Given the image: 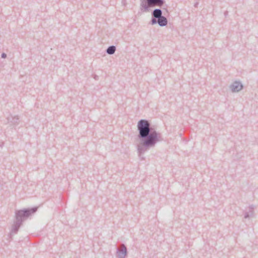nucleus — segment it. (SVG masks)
Wrapping results in <instances>:
<instances>
[{
	"label": "nucleus",
	"instance_id": "nucleus-7",
	"mask_svg": "<svg viewBox=\"0 0 258 258\" xmlns=\"http://www.w3.org/2000/svg\"><path fill=\"white\" fill-rule=\"evenodd\" d=\"M8 123L11 125H16L19 123V118L17 115L10 114L7 118Z\"/></svg>",
	"mask_w": 258,
	"mask_h": 258
},
{
	"label": "nucleus",
	"instance_id": "nucleus-3",
	"mask_svg": "<svg viewBox=\"0 0 258 258\" xmlns=\"http://www.w3.org/2000/svg\"><path fill=\"white\" fill-rule=\"evenodd\" d=\"M152 18L150 24L153 25L158 24L160 27H164L167 25V18L162 15V11L160 9H154L151 13Z\"/></svg>",
	"mask_w": 258,
	"mask_h": 258
},
{
	"label": "nucleus",
	"instance_id": "nucleus-8",
	"mask_svg": "<svg viewBox=\"0 0 258 258\" xmlns=\"http://www.w3.org/2000/svg\"><path fill=\"white\" fill-rule=\"evenodd\" d=\"M116 50V47L114 45L109 46L106 50V52L108 54H113Z\"/></svg>",
	"mask_w": 258,
	"mask_h": 258
},
{
	"label": "nucleus",
	"instance_id": "nucleus-9",
	"mask_svg": "<svg viewBox=\"0 0 258 258\" xmlns=\"http://www.w3.org/2000/svg\"><path fill=\"white\" fill-rule=\"evenodd\" d=\"M253 209H254V206L253 205H250L249 207V210H250V212H251V215H253Z\"/></svg>",
	"mask_w": 258,
	"mask_h": 258
},
{
	"label": "nucleus",
	"instance_id": "nucleus-10",
	"mask_svg": "<svg viewBox=\"0 0 258 258\" xmlns=\"http://www.w3.org/2000/svg\"><path fill=\"white\" fill-rule=\"evenodd\" d=\"M250 217V214L248 212H245L244 214V218L246 219Z\"/></svg>",
	"mask_w": 258,
	"mask_h": 258
},
{
	"label": "nucleus",
	"instance_id": "nucleus-1",
	"mask_svg": "<svg viewBox=\"0 0 258 258\" xmlns=\"http://www.w3.org/2000/svg\"><path fill=\"white\" fill-rule=\"evenodd\" d=\"M137 130L139 132L138 138L140 141V143L137 145V151L139 157L143 160L145 157L142 155L150 149L155 147L158 142L163 141V138L147 119L139 120Z\"/></svg>",
	"mask_w": 258,
	"mask_h": 258
},
{
	"label": "nucleus",
	"instance_id": "nucleus-6",
	"mask_svg": "<svg viewBox=\"0 0 258 258\" xmlns=\"http://www.w3.org/2000/svg\"><path fill=\"white\" fill-rule=\"evenodd\" d=\"M127 254V250L126 246L122 244V250H120L118 248L116 249V256L118 258H125Z\"/></svg>",
	"mask_w": 258,
	"mask_h": 258
},
{
	"label": "nucleus",
	"instance_id": "nucleus-12",
	"mask_svg": "<svg viewBox=\"0 0 258 258\" xmlns=\"http://www.w3.org/2000/svg\"><path fill=\"white\" fill-rule=\"evenodd\" d=\"M93 78L95 80H98L99 79V77L98 76L96 75H93Z\"/></svg>",
	"mask_w": 258,
	"mask_h": 258
},
{
	"label": "nucleus",
	"instance_id": "nucleus-14",
	"mask_svg": "<svg viewBox=\"0 0 258 258\" xmlns=\"http://www.w3.org/2000/svg\"><path fill=\"white\" fill-rule=\"evenodd\" d=\"M249 214H250V217L252 216L253 215H251V212H250V210H249V212H248Z\"/></svg>",
	"mask_w": 258,
	"mask_h": 258
},
{
	"label": "nucleus",
	"instance_id": "nucleus-4",
	"mask_svg": "<svg viewBox=\"0 0 258 258\" xmlns=\"http://www.w3.org/2000/svg\"><path fill=\"white\" fill-rule=\"evenodd\" d=\"M140 10L142 12H149L150 8L155 6L162 7L164 0H140Z\"/></svg>",
	"mask_w": 258,
	"mask_h": 258
},
{
	"label": "nucleus",
	"instance_id": "nucleus-5",
	"mask_svg": "<svg viewBox=\"0 0 258 258\" xmlns=\"http://www.w3.org/2000/svg\"><path fill=\"white\" fill-rule=\"evenodd\" d=\"M243 88V86L240 81H235L229 86V88L232 92H238Z\"/></svg>",
	"mask_w": 258,
	"mask_h": 258
},
{
	"label": "nucleus",
	"instance_id": "nucleus-2",
	"mask_svg": "<svg viewBox=\"0 0 258 258\" xmlns=\"http://www.w3.org/2000/svg\"><path fill=\"white\" fill-rule=\"evenodd\" d=\"M38 210L37 207L31 208L24 209L16 210L15 212V220L12 226L10 232V237L17 233L23 222L29 216L35 213Z\"/></svg>",
	"mask_w": 258,
	"mask_h": 258
},
{
	"label": "nucleus",
	"instance_id": "nucleus-11",
	"mask_svg": "<svg viewBox=\"0 0 258 258\" xmlns=\"http://www.w3.org/2000/svg\"><path fill=\"white\" fill-rule=\"evenodd\" d=\"M7 54H6V53H4V52L2 53V55H1V57H2V58H6L7 57Z\"/></svg>",
	"mask_w": 258,
	"mask_h": 258
},
{
	"label": "nucleus",
	"instance_id": "nucleus-15",
	"mask_svg": "<svg viewBox=\"0 0 258 258\" xmlns=\"http://www.w3.org/2000/svg\"><path fill=\"white\" fill-rule=\"evenodd\" d=\"M198 5V3H197L196 4H195V7H197V6Z\"/></svg>",
	"mask_w": 258,
	"mask_h": 258
},
{
	"label": "nucleus",
	"instance_id": "nucleus-13",
	"mask_svg": "<svg viewBox=\"0 0 258 258\" xmlns=\"http://www.w3.org/2000/svg\"><path fill=\"white\" fill-rule=\"evenodd\" d=\"M227 15H228V11L225 12V13H224L225 16V17L227 16Z\"/></svg>",
	"mask_w": 258,
	"mask_h": 258
}]
</instances>
